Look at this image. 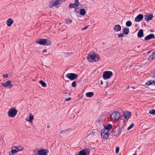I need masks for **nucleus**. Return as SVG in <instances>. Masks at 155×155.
<instances>
[{"mask_svg":"<svg viewBox=\"0 0 155 155\" xmlns=\"http://www.w3.org/2000/svg\"><path fill=\"white\" fill-rule=\"evenodd\" d=\"M87 58L90 62H96L99 61L100 56L98 54H95V52H92L87 56Z\"/></svg>","mask_w":155,"mask_h":155,"instance_id":"1","label":"nucleus"},{"mask_svg":"<svg viewBox=\"0 0 155 155\" xmlns=\"http://www.w3.org/2000/svg\"><path fill=\"white\" fill-rule=\"evenodd\" d=\"M37 43L40 45H50L52 43L51 41L48 39L41 38L40 39Z\"/></svg>","mask_w":155,"mask_h":155,"instance_id":"2","label":"nucleus"},{"mask_svg":"<svg viewBox=\"0 0 155 155\" xmlns=\"http://www.w3.org/2000/svg\"><path fill=\"white\" fill-rule=\"evenodd\" d=\"M123 128V130H124V126L122 127L121 129L120 126H117L114 127L112 130L113 136H116L119 134L120 133Z\"/></svg>","mask_w":155,"mask_h":155,"instance_id":"3","label":"nucleus"},{"mask_svg":"<svg viewBox=\"0 0 155 155\" xmlns=\"http://www.w3.org/2000/svg\"><path fill=\"white\" fill-rule=\"evenodd\" d=\"M120 116V113L118 111L113 112L110 115V117L112 120H118Z\"/></svg>","mask_w":155,"mask_h":155,"instance_id":"4","label":"nucleus"},{"mask_svg":"<svg viewBox=\"0 0 155 155\" xmlns=\"http://www.w3.org/2000/svg\"><path fill=\"white\" fill-rule=\"evenodd\" d=\"M131 116V114L130 112L127 111L124 113L123 115L121 116V117H123L122 119L123 120L124 122H126Z\"/></svg>","mask_w":155,"mask_h":155,"instance_id":"5","label":"nucleus"},{"mask_svg":"<svg viewBox=\"0 0 155 155\" xmlns=\"http://www.w3.org/2000/svg\"><path fill=\"white\" fill-rule=\"evenodd\" d=\"M113 74L112 71H107L104 72L103 77L104 80H107L110 78Z\"/></svg>","mask_w":155,"mask_h":155,"instance_id":"6","label":"nucleus"},{"mask_svg":"<svg viewBox=\"0 0 155 155\" xmlns=\"http://www.w3.org/2000/svg\"><path fill=\"white\" fill-rule=\"evenodd\" d=\"M17 110L15 109L11 108L9 109L8 112V115L11 117H14L17 114Z\"/></svg>","mask_w":155,"mask_h":155,"instance_id":"7","label":"nucleus"},{"mask_svg":"<svg viewBox=\"0 0 155 155\" xmlns=\"http://www.w3.org/2000/svg\"><path fill=\"white\" fill-rule=\"evenodd\" d=\"M65 77L71 81H73L78 78V75L74 73H68L65 75Z\"/></svg>","mask_w":155,"mask_h":155,"instance_id":"8","label":"nucleus"},{"mask_svg":"<svg viewBox=\"0 0 155 155\" xmlns=\"http://www.w3.org/2000/svg\"><path fill=\"white\" fill-rule=\"evenodd\" d=\"M90 152L89 149L86 148L79 151V155H89Z\"/></svg>","mask_w":155,"mask_h":155,"instance_id":"9","label":"nucleus"},{"mask_svg":"<svg viewBox=\"0 0 155 155\" xmlns=\"http://www.w3.org/2000/svg\"><path fill=\"white\" fill-rule=\"evenodd\" d=\"M12 82L10 80H8L5 82V83H1L2 86H4L5 87H8L11 88L13 87V85L11 84Z\"/></svg>","mask_w":155,"mask_h":155,"instance_id":"10","label":"nucleus"},{"mask_svg":"<svg viewBox=\"0 0 155 155\" xmlns=\"http://www.w3.org/2000/svg\"><path fill=\"white\" fill-rule=\"evenodd\" d=\"M144 19L147 21H148L152 19L153 17V15L152 14H148L144 15Z\"/></svg>","mask_w":155,"mask_h":155,"instance_id":"11","label":"nucleus"},{"mask_svg":"<svg viewBox=\"0 0 155 155\" xmlns=\"http://www.w3.org/2000/svg\"><path fill=\"white\" fill-rule=\"evenodd\" d=\"M48 152V150L43 149L38 150L37 152V153L39 155H47Z\"/></svg>","mask_w":155,"mask_h":155,"instance_id":"12","label":"nucleus"},{"mask_svg":"<svg viewBox=\"0 0 155 155\" xmlns=\"http://www.w3.org/2000/svg\"><path fill=\"white\" fill-rule=\"evenodd\" d=\"M143 18V15L140 14L137 15L135 18V21L136 22H139L142 20Z\"/></svg>","mask_w":155,"mask_h":155,"instance_id":"13","label":"nucleus"},{"mask_svg":"<svg viewBox=\"0 0 155 155\" xmlns=\"http://www.w3.org/2000/svg\"><path fill=\"white\" fill-rule=\"evenodd\" d=\"M155 38V36L153 34H151L147 36L144 39L146 41L150 40Z\"/></svg>","mask_w":155,"mask_h":155,"instance_id":"14","label":"nucleus"},{"mask_svg":"<svg viewBox=\"0 0 155 155\" xmlns=\"http://www.w3.org/2000/svg\"><path fill=\"white\" fill-rule=\"evenodd\" d=\"M155 84V81L151 80L146 82L145 84V87L151 85H154Z\"/></svg>","mask_w":155,"mask_h":155,"instance_id":"15","label":"nucleus"},{"mask_svg":"<svg viewBox=\"0 0 155 155\" xmlns=\"http://www.w3.org/2000/svg\"><path fill=\"white\" fill-rule=\"evenodd\" d=\"M144 36L143 30L142 29H140L137 33V36L139 38H141L143 37Z\"/></svg>","mask_w":155,"mask_h":155,"instance_id":"16","label":"nucleus"},{"mask_svg":"<svg viewBox=\"0 0 155 155\" xmlns=\"http://www.w3.org/2000/svg\"><path fill=\"white\" fill-rule=\"evenodd\" d=\"M57 4L55 0H53L49 3V6L50 8H52L53 7L58 5Z\"/></svg>","mask_w":155,"mask_h":155,"instance_id":"17","label":"nucleus"},{"mask_svg":"<svg viewBox=\"0 0 155 155\" xmlns=\"http://www.w3.org/2000/svg\"><path fill=\"white\" fill-rule=\"evenodd\" d=\"M13 20L11 18L7 20L6 21V24L8 26H11L13 23Z\"/></svg>","mask_w":155,"mask_h":155,"instance_id":"18","label":"nucleus"},{"mask_svg":"<svg viewBox=\"0 0 155 155\" xmlns=\"http://www.w3.org/2000/svg\"><path fill=\"white\" fill-rule=\"evenodd\" d=\"M29 118V119L28 118V117L26 118V120L29 122L32 123V120L34 119V116L33 115L31 114H30Z\"/></svg>","mask_w":155,"mask_h":155,"instance_id":"19","label":"nucleus"},{"mask_svg":"<svg viewBox=\"0 0 155 155\" xmlns=\"http://www.w3.org/2000/svg\"><path fill=\"white\" fill-rule=\"evenodd\" d=\"M121 29V26L119 25H116L114 27V29L116 31H120Z\"/></svg>","mask_w":155,"mask_h":155,"instance_id":"20","label":"nucleus"},{"mask_svg":"<svg viewBox=\"0 0 155 155\" xmlns=\"http://www.w3.org/2000/svg\"><path fill=\"white\" fill-rule=\"evenodd\" d=\"M155 58V51L150 55L148 58V60H151Z\"/></svg>","mask_w":155,"mask_h":155,"instance_id":"21","label":"nucleus"},{"mask_svg":"<svg viewBox=\"0 0 155 155\" xmlns=\"http://www.w3.org/2000/svg\"><path fill=\"white\" fill-rule=\"evenodd\" d=\"M102 135H101V137H102V138L104 140H107V139L108 138L109 136V134L108 133H106L105 134H104Z\"/></svg>","mask_w":155,"mask_h":155,"instance_id":"22","label":"nucleus"},{"mask_svg":"<svg viewBox=\"0 0 155 155\" xmlns=\"http://www.w3.org/2000/svg\"><path fill=\"white\" fill-rule=\"evenodd\" d=\"M105 117L104 116H101L97 120V121L98 123L101 124L103 122L104 120Z\"/></svg>","mask_w":155,"mask_h":155,"instance_id":"23","label":"nucleus"},{"mask_svg":"<svg viewBox=\"0 0 155 155\" xmlns=\"http://www.w3.org/2000/svg\"><path fill=\"white\" fill-rule=\"evenodd\" d=\"M104 127L109 132V130L111 129L112 126L111 124H108L107 125H105Z\"/></svg>","mask_w":155,"mask_h":155,"instance_id":"24","label":"nucleus"},{"mask_svg":"<svg viewBox=\"0 0 155 155\" xmlns=\"http://www.w3.org/2000/svg\"><path fill=\"white\" fill-rule=\"evenodd\" d=\"M123 33L125 35L128 34L129 32V28L127 27L123 28Z\"/></svg>","mask_w":155,"mask_h":155,"instance_id":"25","label":"nucleus"},{"mask_svg":"<svg viewBox=\"0 0 155 155\" xmlns=\"http://www.w3.org/2000/svg\"><path fill=\"white\" fill-rule=\"evenodd\" d=\"M65 21L66 24H69L72 22V20L70 18H68L65 19Z\"/></svg>","mask_w":155,"mask_h":155,"instance_id":"26","label":"nucleus"},{"mask_svg":"<svg viewBox=\"0 0 155 155\" xmlns=\"http://www.w3.org/2000/svg\"><path fill=\"white\" fill-rule=\"evenodd\" d=\"M14 148H15L17 152L22 150L23 149V148L21 146H15L14 147Z\"/></svg>","mask_w":155,"mask_h":155,"instance_id":"27","label":"nucleus"},{"mask_svg":"<svg viewBox=\"0 0 155 155\" xmlns=\"http://www.w3.org/2000/svg\"><path fill=\"white\" fill-rule=\"evenodd\" d=\"M80 13L82 15H84L86 13V12L84 9H81L80 10Z\"/></svg>","mask_w":155,"mask_h":155,"instance_id":"28","label":"nucleus"},{"mask_svg":"<svg viewBox=\"0 0 155 155\" xmlns=\"http://www.w3.org/2000/svg\"><path fill=\"white\" fill-rule=\"evenodd\" d=\"M94 95V93L93 92H88L86 93V95L87 97H91Z\"/></svg>","mask_w":155,"mask_h":155,"instance_id":"29","label":"nucleus"},{"mask_svg":"<svg viewBox=\"0 0 155 155\" xmlns=\"http://www.w3.org/2000/svg\"><path fill=\"white\" fill-rule=\"evenodd\" d=\"M108 131L107 130L104 128H104L102 129L101 130V135H102L106 133H108Z\"/></svg>","mask_w":155,"mask_h":155,"instance_id":"30","label":"nucleus"},{"mask_svg":"<svg viewBox=\"0 0 155 155\" xmlns=\"http://www.w3.org/2000/svg\"><path fill=\"white\" fill-rule=\"evenodd\" d=\"M17 152L16 149H12L11 151L9 152V154L10 155H12L14 154L15 153Z\"/></svg>","mask_w":155,"mask_h":155,"instance_id":"31","label":"nucleus"},{"mask_svg":"<svg viewBox=\"0 0 155 155\" xmlns=\"http://www.w3.org/2000/svg\"><path fill=\"white\" fill-rule=\"evenodd\" d=\"M55 1L58 4L57 5H59L64 2L66 0H55Z\"/></svg>","mask_w":155,"mask_h":155,"instance_id":"32","label":"nucleus"},{"mask_svg":"<svg viewBox=\"0 0 155 155\" xmlns=\"http://www.w3.org/2000/svg\"><path fill=\"white\" fill-rule=\"evenodd\" d=\"M39 82L41 85L43 87H46V84L42 80H41L39 81Z\"/></svg>","mask_w":155,"mask_h":155,"instance_id":"33","label":"nucleus"},{"mask_svg":"<svg viewBox=\"0 0 155 155\" xmlns=\"http://www.w3.org/2000/svg\"><path fill=\"white\" fill-rule=\"evenodd\" d=\"M126 25L127 27H129L132 25V22L130 21H128L126 22Z\"/></svg>","mask_w":155,"mask_h":155,"instance_id":"34","label":"nucleus"},{"mask_svg":"<svg viewBox=\"0 0 155 155\" xmlns=\"http://www.w3.org/2000/svg\"><path fill=\"white\" fill-rule=\"evenodd\" d=\"M75 6L76 5L74 4H70L69 6V8H75Z\"/></svg>","mask_w":155,"mask_h":155,"instance_id":"35","label":"nucleus"},{"mask_svg":"<svg viewBox=\"0 0 155 155\" xmlns=\"http://www.w3.org/2000/svg\"><path fill=\"white\" fill-rule=\"evenodd\" d=\"M77 82L76 81H74L73 82H72L71 86L72 87H76L77 84H76Z\"/></svg>","mask_w":155,"mask_h":155,"instance_id":"36","label":"nucleus"},{"mask_svg":"<svg viewBox=\"0 0 155 155\" xmlns=\"http://www.w3.org/2000/svg\"><path fill=\"white\" fill-rule=\"evenodd\" d=\"M149 113L150 114L155 115V110L153 109L151 110L149 112Z\"/></svg>","mask_w":155,"mask_h":155,"instance_id":"37","label":"nucleus"},{"mask_svg":"<svg viewBox=\"0 0 155 155\" xmlns=\"http://www.w3.org/2000/svg\"><path fill=\"white\" fill-rule=\"evenodd\" d=\"M95 132L94 131H92L89 134H88L87 136H89L91 135L92 136L94 135V134H95Z\"/></svg>","mask_w":155,"mask_h":155,"instance_id":"38","label":"nucleus"},{"mask_svg":"<svg viewBox=\"0 0 155 155\" xmlns=\"http://www.w3.org/2000/svg\"><path fill=\"white\" fill-rule=\"evenodd\" d=\"M134 124H132L128 127L127 129L128 130H130L134 126Z\"/></svg>","mask_w":155,"mask_h":155,"instance_id":"39","label":"nucleus"},{"mask_svg":"<svg viewBox=\"0 0 155 155\" xmlns=\"http://www.w3.org/2000/svg\"><path fill=\"white\" fill-rule=\"evenodd\" d=\"M75 3L74 4L76 6H78L79 4V2H78V0H75Z\"/></svg>","mask_w":155,"mask_h":155,"instance_id":"40","label":"nucleus"},{"mask_svg":"<svg viewBox=\"0 0 155 155\" xmlns=\"http://www.w3.org/2000/svg\"><path fill=\"white\" fill-rule=\"evenodd\" d=\"M88 26H89L88 25H87L86 26H85V27H84L83 28H82L81 29V30L82 31H83V30H86V29H87L88 28Z\"/></svg>","mask_w":155,"mask_h":155,"instance_id":"41","label":"nucleus"},{"mask_svg":"<svg viewBox=\"0 0 155 155\" xmlns=\"http://www.w3.org/2000/svg\"><path fill=\"white\" fill-rule=\"evenodd\" d=\"M118 36L119 37H123L124 36V33H121L120 34H117Z\"/></svg>","mask_w":155,"mask_h":155,"instance_id":"42","label":"nucleus"},{"mask_svg":"<svg viewBox=\"0 0 155 155\" xmlns=\"http://www.w3.org/2000/svg\"><path fill=\"white\" fill-rule=\"evenodd\" d=\"M71 98L70 97L66 98L65 99V101H68L71 100Z\"/></svg>","mask_w":155,"mask_h":155,"instance_id":"43","label":"nucleus"},{"mask_svg":"<svg viewBox=\"0 0 155 155\" xmlns=\"http://www.w3.org/2000/svg\"><path fill=\"white\" fill-rule=\"evenodd\" d=\"M71 130V128H69L68 129H66L63 130L64 132H66L67 131H70Z\"/></svg>","mask_w":155,"mask_h":155,"instance_id":"44","label":"nucleus"},{"mask_svg":"<svg viewBox=\"0 0 155 155\" xmlns=\"http://www.w3.org/2000/svg\"><path fill=\"white\" fill-rule=\"evenodd\" d=\"M3 76L4 78H7L8 77V74H5L3 75Z\"/></svg>","mask_w":155,"mask_h":155,"instance_id":"45","label":"nucleus"},{"mask_svg":"<svg viewBox=\"0 0 155 155\" xmlns=\"http://www.w3.org/2000/svg\"><path fill=\"white\" fill-rule=\"evenodd\" d=\"M119 150V147H118L116 148V153H118V152Z\"/></svg>","mask_w":155,"mask_h":155,"instance_id":"46","label":"nucleus"},{"mask_svg":"<svg viewBox=\"0 0 155 155\" xmlns=\"http://www.w3.org/2000/svg\"><path fill=\"white\" fill-rule=\"evenodd\" d=\"M63 133H64V131H63V130H61L60 132V134H62Z\"/></svg>","mask_w":155,"mask_h":155,"instance_id":"47","label":"nucleus"},{"mask_svg":"<svg viewBox=\"0 0 155 155\" xmlns=\"http://www.w3.org/2000/svg\"><path fill=\"white\" fill-rule=\"evenodd\" d=\"M103 82L102 80H101V85H103Z\"/></svg>","mask_w":155,"mask_h":155,"instance_id":"48","label":"nucleus"},{"mask_svg":"<svg viewBox=\"0 0 155 155\" xmlns=\"http://www.w3.org/2000/svg\"><path fill=\"white\" fill-rule=\"evenodd\" d=\"M47 49H44L43 51H44V52H47Z\"/></svg>","mask_w":155,"mask_h":155,"instance_id":"49","label":"nucleus"},{"mask_svg":"<svg viewBox=\"0 0 155 155\" xmlns=\"http://www.w3.org/2000/svg\"><path fill=\"white\" fill-rule=\"evenodd\" d=\"M74 12H77V9L76 8H75V11Z\"/></svg>","mask_w":155,"mask_h":155,"instance_id":"50","label":"nucleus"},{"mask_svg":"<svg viewBox=\"0 0 155 155\" xmlns=\"http://www.w3.org/2000/svg\"><path fill=\"white\" fill-rule=\"evenodd\" d=\"M50 127V126L49 125H48L47 126V127L48 128H49Z\"/></svg>","mask_w":155,"mask_h":155,"instance_id":"51","label":"nucleus"},{"mask_svg":"<svg viewBox=\"0 0 155 155\" xmlns=\"http://www.w3.org/2000/svg\"><path fill=\"white\" fill-rule=\"evenodd\" d=\"M137 155V153H136V152H135V153H134L133 155Z\"/></svg>","mask_w":155,"mask_h":155,"instance_id":"52","label":"nucleus"},{"mask_svg":"<svg viewBox=\"0 0 155 155\" xmlns=\"http://www.w3.org/2000/svg\"><path fill=\"white\" fill-rule=\"evenodd\" d=\"M79 155V153L78 154V153H76V154H75V155Z\"/></svg>","mask_w":155,"mask_h":155,"instance_id":"53","label":"nucleus"},{"mask_svg":"<svg viewBox=\"0 0 155 155\" xmlns=\"http://www.w3.org/2000/svg\"><path fill=\"white\" fill-rule=\"evenodd\" d=\"M103 119H102V118H101V120H103Z\"/></svg>","mask_w":155,"mask_h":155,"instance_id":"54","label":"nucleus"}]
</instances>
